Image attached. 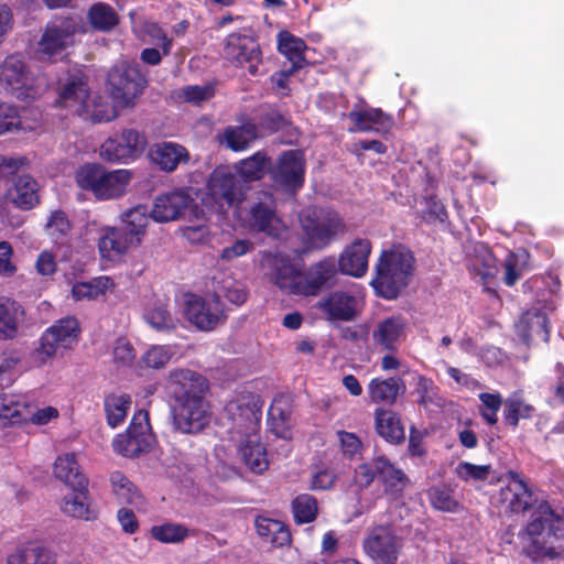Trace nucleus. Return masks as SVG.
<instances>
[{
  "mask_svg": "<svg viewBox=\"0 0 564 564\" xmlns=\"http://www.w3.org/2000/svg\"><path fill=\"white\" fill-rule=\"evenodd\" d=\"M269 279L288 295L313 297L337 282L335 257H325L307 268L286 254L276 253L269 262Z\"/></svg>",
  "mask_w": 564,
  "mask_h": 564,
  "instance_id": "nucleus-1",
  "label": "nucleus"
},
{
  "mask_svg": "<svg viewBox=\"0 0 564 564\" xmlns=\"http://www.w3.org/2000/svg\"><path fill=\"white\" fill-rule=\"evenodd\" d=\"M563 525L564 513L554 509L547 499H541L518 532L521 555L532 564L561 558L562 551L553 542L563 538Z\"/></svg>",
  "mask_w": 564,
  "mask_h": 564,
  "instance_id": "nucleus-2",
  "label": "nucleus"
},
{
  "mask_svg": "<svg viewBox=\"0 0 564 564\" xmlns=\"http://www.w3.org/2000/svg\"><path fill=\"white\" fill-rule=\"evenodd\" d=\"M170 380L181 388L172 409L175 429L184 434L202 432L210 420L209 405L204 398L206 379L189 369H175L171 371Z\"/></svg>",
  "mask_w": 564,
  "mask_h": 564,
  "instance_id": "nucleus-3",
  "label": "nucleus"
},
{
  "mask_svg": "<svg viewBox=\"0 0 564 564\" xmlns=\"http://www.w3.org/2000/svg\"><path fill=\"white\" fill-rule=\"evenodd\" d=\"M414 270L413 252L402 245L393 246L381 251L370 285L378 296L388 301L395 300L409 286Z\"/></svg>",
  "mask_w": 564,
  "mask_h": 564,
  "instance_id": "nucleus-4",
  "label": "nucleus"
},
{
  "mask_svg": "<svg viewBox=\"0 0 564 564\" xmlns=\"http://www.w3.org/2000/svg\"><path fill=\"white\" fill-rule=\"evenodd\" d=\"M74 178L80 189L102 202L124 196L133 172L127 169L108 171L104 165L93 162L79 165Z\"/></svg>",
  "mask_w": 564,
  "mask_h": 564,
  "instance_id": "nucleus-5",
  "label": "nucleus"
},
{
  "mask_svg": "<svg viewBox=\"0 0 564 564\" xmlns=\"http://www.w3.org/2000/svg\"><path fill=\"white\" fill-rule=\"evenodd\" d=\"M496 480L507 481L492 496L494 505L502 509L507 516H524L539 505L541 499H538L533 487L522 473L509 469Z\"/></svg>",
  "mask_w": 564,
  "mask_h": 564,
  "instance_id": "nucleus-6",
  "label": "nucleus"
},
{
  "mask_svg": "<svg viewBox=\"0 0 564 564\" xmlns=\"http://www.w3.org/2000/svg\"><path fill=\"white\" fill-rule=\"evenodd\" d=\"M82 328L78 319L66 316L46 328L39 338L37 346L32 351V360L36 366H43L58 350L73 349L79 341Z\"/></svg>",
  "mask_w": 564,
  "mask_h": 564,
  "instance_id": "nucleus-7",
  "label": "nucleus"
},
{
  "mask_svg": "<svg viewBox=\"0 0 564 564\" xmlns=\"http://www.w3.org/2000/svg\"><path fill=\"white\" fill-rule=\"evenodd\" d=\"M107 83L113 100L128 107L134 105V100L147 87L148 80L142 75L139 64L123 61L110 69Z\"/></svg>",
  "mask_w": 564,
  "mask_h": 564,
  "instance_id": "nucleus-8",
  "label": "nucleus"
},
{
  "mask_svg": "<svg viewBox=\"0 0 564 564\" xmlns=\"http://www.w3.org/2000/svg\"><path fill=\"white\" fill-rule=\"evenodd\" d=\"M223 56L236 67L247 66L251 76L259 75L263 55L257 37L250 30L229 33L223 41Z\"/></svg>",
  "mask_w": 564,
  "mask_h": 564,
  "instance_id": "nucleus-9",
  "label": "nucleus"
},
{
  "mask_svg": "<svg viewBox=\"0 0 564 564\" xmlns=\"http://www.w3.org/2000/svg\"><path fill=\"white\" fill-rule=\"evenodd\" d=\"M249 228L265 236L279 239L285 226L276 214V198L270 192L260 191L256 194L247 212Z\"/></svg>",
  "mask_w": 564,
  "mask_h": 564,
  "instance_id": "nucleus-10",
  "label": "nucleus"
},
{
  "mask_svg": "<svg viewBox=\"0 0 564 564\" xmlns=\"http://www.w3.org/2000/svg\"><path fill=\"white\" fill-rule=\"evenodd\" d=\"M306 162L303 151L285 150L271 164L272 181L288 194H296L305 182Z\"/></svg>",
  "mask_w": 564,
  "mask_h": 564,
  "instance_id": "nucleus-11",
  "label": "nucleus"
},
{
  "mask_svg": "<svg viewBox=\"0 0 564 564\" xmlns=\"http://www.w3.org/2000/svg\"><path fill=\"white\" fill-rule=\"evenodd\" d=\"M249 189L229 166L219 165L209 175L207 191L216 204L229 207L239 206Z\"/></svg>",
  "mask_w": 564,
  "mask_h": 564,
  "instance_id": "nucleus-12",
  "label": "nucleus"
},
{
  "mask_svg": "<svg viewBox=\"0 0 564 564\" xmlns=\"http://www.w3.org/2000/svg\"><path fill=\"white\" fill-rule=\"evenodd\" d=\"M151 438L149 414L140 410L133 414L126 432L113 438L112 447L116 453L134 458L149 451Z\"/></svg>",
  "mask_w": 564,
  "mask_h": 564,
  "instance_id": "nucleus-13",
  "label": "nucleus"
},
{
  "mask_svg": "<svg viewBox=\"0 0 564 564\" xmlns=\"http://www.w3.org/2000/svg\"><path fill=\"white\" fill-rule=\"evenodd\" d=\"M400 547V539L391 524L373 527L362 540V550L375 564H397Z\"/></svg>",
  "mask_w": 564,
  "mask_h": 564,
  "instance_id": "nucleus-14",
  "label": "nucleus"
},
{
  "mask_svg": "<svg viewBox=\"0 0 564 564\" xmlns=\"http://www.w3.org/2000/svg\"><path fill=\"white\" fill-rule=\"evenodd\" d=\"M304 242L310 249L323 250L338 237L346 234L347 227L337 213H328L322 218H306L302 225Z\"/></svg>",
  "mask_w": 564,
  "mask_h": 564,
  "instance_id": "nucleus-15",
  "label": "nucleus"
},
{
  "mask_svg": "<svg viewBox=\"0 0 564 564\" xmlns=\"http://www.w3.org/2000/svg\"><path fill=\"white\" fill-rule=\"evenodd\" d=\"M187 321L200 330H213L219 323L225 322L226 315L223 302L205 300L196 294H188L185 302Z\"/></svg>",
  "mask_w": 564,
  "mask_h": 564,
  "instance_id": "nucleus-16",
  "label": "nucleus"
},
{
  "mask_svg": "<svg viewBox=\"0 0 564 564\" xmlns=\"http://www.w3.org/2000/svg\"><path fill=\"white\" fill-rule=\"evenodd\" d=\"M77 22L73 17H58L46 24L39 42L40 51L48 56L63 52L73 42Z\"/></svg>",
  "mask_w": 564,
  "mask_h": 564,
  "instance_id": "nucleus-17",
  "label": "nucleus"
},
{
  "mask_svg": "<svg viewBox=\"0 0 564 564\" xmlns=\"http://www.w3.org/2000/svg\"><path fill=\"white\" fill-rule=\"evenodd\" d=\"M70 488L72 492L64 496L62 499V512L74 519L96 521L99 517V510L91 502L88 490V479L80 478V481Z\"/></svg>",
  "mask_w": 564,
  "mask_h": 564,
  "instance_id": "nucleus-18",
  "label": "nucleus"
},
{
  "mask_svg": "<svg viewBox=\"0 0 564 564\" xmlns=\"http://www.w3.org/2000/svg\"><path fill=\"white\" fill-rule=\"evenodd\" d=\"M408 323L401 315H391L379 321L371 333L373 345L380 350L397 352L406 339Z\"/></svg>",
  "mask_w": 564,
  "mask_h": 564,
  "instance_id": "nucleus-19",
  "label": "nucleus"
},
{
  "mask_svg": "<svg viewBox=\"0 0 564 564\" xmlns=\"http://www.w3.org/2000/svg\"><path fill=\"white\" fill-rule=\"evenodd\" d=\"M351 127L348 131L356 132H376L379 134H388L394 126L393 117L386 113L380 108L366 107L351 109L347 115Z\"/></svg>",
  "mask_w": 564,
  "mask_h": 564,
  "instance_id": "nucleus-20",
  "label": "nucleus"
},
{
  "mask_svg": "<svg viewBox=\"0 0 564 564\" xmlns=\"http://www.w3.org/2000/svg\"><path fill=\"white\" fill-rule=\"evenodd\" d=\"M371 253V242L368 239L358 238L346 246L336 260L337 272L361 278L367 273L368 260Z\"/></svg>",
  "mask_w": 564,
  "mask_h": 564,
  "instance_id": "nucleus-21",
  "label": "nucleus"
},
{
  "mask_svg": "<svg viewBox=\"0 0 564 564\" xmlns=\"http://www.w3.org/2000/svg\"><path fill=\"white\" fill-rule=\"evenodd\" d=\"M193 202L184 189H175L155 197L151 218L158 223H169L180 218Z\"/></svg>",
  "mask_w": 564,
  "mask_h": 564,
  "instance_id": "nucleus-22",
  "label": "nucleus"
},
{
  "mask_svg": "<svg viewBox=\"0 0 564 564\" xmlns=\"http://www.w3.org/2000/svg\"><path fill=\"white\" fill-rule=\"evenodd\" d=\"M316 308L330 322H350L357 315V299L346 291H334L317 302Z\"/></svg>",
  "mask_w": 564,
  "mask_h": 564,
  "instance_id": "nucleus-23",
  "label": "nucleus"
},
{
  "mask_svg": "<svg viewBox=\"0 0 564 564\" xmlns=\"http://www.w3.org/2000/svg\"><path fill=\"white\" fill-rule=\"evenodd\" d=\"M238 121L240 124L227 126L217 135L218 142L234 152L248 150L259 139L254 121L250 117L241 116Z\"/></svg>",
  "mask_w": 564,
  "mask_h": 564,
  "instance_id": "nucleus-24",
  "label": "nucleus"
},
{
  "mask_svg": "<svg viewBox=\"0 0 564 564\" xmlns=\"http://www.w3.org/2000/svg\"><path fill=\"white\" fill-rule=\"evenodd\" d=\"M97 246L100 257L109 261L119 260L131 248L138 247L119 227L104 228Z\"/></svg>",
  "mask_w": 564,
  "mask_h": 564,
  "instance_id": "nucleus-25",
  "label": "nucleus"
},
{
  "mask_svg": "<svg viewBox=\"0 0 564 564\" xmlns=\"http://www.w3.org/2000/svg\"><path fill=\"white\" fill-rule=\"evenodd\" d=\"M251 119L254 121L259 139L275 134L290 127L292 122L286 113L271 104L260 105Z\"/></svg>",
  "mask_w": 564,
  "mask_h": 564,
  "instance_id": "nucleus-26",
  "label": "nucleus"
},
{
  "mask_svg": "<svg viewBox=\"0 0 564 564\" xmlns=\"http://www.w3.org/2000/svg\"><path fill=\"white\" fill-rule=\"evenodd\" d=\"M377 473L384 494L393 499L401 498L404 489L410 485L408 475L383 455L377 457Z\"/></svg>",
  "mask_w": 564,
  "mask_h": 564,
  "instance_id": "nucleus-27",
  "label": "nucleus"
},
{
  "mask_svg": "<svg viewBox=\"0 0 564 564\" xmlns=\"http://www.w3.org/2000/svg\"><path fill=\"white\" fill-rule=\"evenodd\" d=\"M375 429L378 435L390 444H401L405 441L404 424L401 416L392 410H375Z\"/></svg>",
  "mask_w": 564,
  "mask_h": 564,
  "instance_id": "nucleus-28",
  "label": "nucleus"
},
{
  "mask_svg": "<svg viewBox=\"0 0 564 564\" xmlns=\"http://www.w3.org/2000/svg\"><path fill=\"white\" fill-rule=\"evenodd\" d=\"M405 382L400 377H376L368 383L369 399L377 404L393 405L400 394L405 392Z\"/></svg>",
  "mask_w": 564,
  "mask_h": 564,
  "instance_id": "nucleus-29",
  "label": "nucleus"
},
{
  "mask_svg": "<svg viewBox=\"0 0 564 564\" xmlns=\"http://www.w3.org/2000/svg\"><path fill=\"white\" fill-rule=\"evenodd\" d=\"M39 184L30 175H20L6 193L7 199L22 210H31L40 203Z\"/></svg>",
  "mask_w": 564,
  "mask_h": 564,
  "instance_id": "nucleus-30",
  "label": "nucleus"
},
{
  "mask_svg": "<svg viewBox=\"0 0 564 564\" xmlns=\"http://www.w3.org/2000/svg\"><path fill=\"white\" fill-rule=\"evenodd\" d=\"M25 317L24 307L13 299L0 297V339H14Z\"/></svg>",
  "mask_w": 564,
  "mask_h": 564,
  "instance_id": "nucleus-31",
  "label": "nucleus"
},
{
  "mask_svg": "<svg viewBox=\"0 0 564 564\" xmlns=\"http://www.w3.org/2000/svg\"><path fill=\"white\" fill-rule=\"evenodd\" d=\"M57 555L48 546L28 542L7 557V564H56Z\"/></svg>",
  "mask_w": 564,
  "mask_h": 564,
  "instance_id": "nucleus-32",
  "label": "nucleus"
},
{
  "mask_svg": "<svg viewBox=\"0 0 564 564\" xmlns=\"http://www.w3.org/2000/svg\"><path fill=\"white\" fill-rule=\"evenodd\" d=\"M254 528L257 534L274 547L288 546L292 542L289 527L280 520L259 514L254 518Z\"/></svg>",
  "mask_w": 564,
  "mask_h": 564,
  "instance_id": "nucleus-33",
  "label": "nucleus"
},
{
  "mask_svg": "<svg viewBox=\"0 0 564 564\" xmlns=\"http://www.w3.org/2000/svg\"><path fill=\"white\" fill-rule=\"evenodd\" d=\"M153 162L164 172H173L181 163L189 161V153L182 144L164 141L151 151Z\"/></svg>",
  "mask_w": 564,
  "mask_h": 564,
  "instance_id": "nucleus-34",
  "label": "nucleus"
},
{
  "mask_svg": "<svg viewBox=\"0 0 564 564\" xmlns=\"http://www.w3.org/2000/svg\"><path fill=\"white\" fill-rule=\"evenodd\" d=\"M89 88L83 74L69 75L62 86L56 105L63 107L78 106V110L87 106Z\"/></svg>",
  "mask_w": 564,
  "mask_h": 564,
  "instance_id": "nucleus-35",
  "label": "nucleus"
},
{
  "mask_svg": "<svg viewBox=\"0 0 564 564\" xmlns=\"http://www.w3.org/2000/svg\"><path fill=\"white\" fill-rule=\"evenodd\" d=\"M307 45L305 41L295 36L289 31H281L278 34V51L291 63L289 67L304 68L308 62L305 57Z\"/></svg>",
  "mask_w": 564,
  "mask_h": 564,
  "instance_id": "nucleus-36",
  "label": "nucleus"
},
{
  "mask_svg": "<svg viewBox=\"0 0 564 564\" xmlns=\"http://www.w3.org/2000/svg\"><path fill=\"white\" fill-rule=\"evenodd\" d=\"M271 169V159L265 151H257L252 155L240 160L236 165L237 175L248 184L251 182L261 181Z\"/></svg>",
  "mask_w": 564,
  "mask_h": 564,
  "instance_id": "nucleus-37",
  "label": "nucleus"
},
{
  "mask_svg": "<svg viewBox=\"0 0 564 564\" xmlns=\"http://www.w3.org/2000/svg\"><path fill=\"white\" fill-rule=\"evenodd\" d=\"M151 213L144 205H138L122 216V226L119 227L133 240L135 245H140L145 235L147 227L150 223Z\"/></svg>",
  "mask_w": 564,
  "mask_h": 564,
  "instance_id": "nucleus-38",
  "label": "nucleus"
},
{
  "mask_svg": "<svg viewBox=\"0 0 564 564\" xmlns=\"http://www.w3.org/2000/svg\"><path fill=\"white\" fill-rule=\"evenodd\" d=\"M534 413L535 408L519 393L511 394L505 401L503 421L512 430L519 426L520 420H531Z\"/></svg>",
  "mask_w": 564,
  "mask_h": 564,
  "instance_id": "nucleus-39",
  "label": "nucleus"
},
{
  "mask_svg": "<svg viewBox=\"0 0 564 564\" xmlns=\"http://www.w3.org/2000/svg\"><path fill=\"white\" fill-rule=\"evenodd\" d=\"M239 453L246 466L256 474H261L269 467L267 449L259 441L250 437L241 443Z\"/></svg>",
  "mask_w": 564,
  "mask_h": 564,
  "instance_id": "nucleus-40",
  "label": "nucleus"
},
{
  "mask_svg": "<svg viewBox=\"0 0 564 564\" xmlns=\"http://www.w3.org/2000/svg\"><path fill=\"white\" fill-rule=\"evenodd\" d=\"M131 402V397L128 393L107 394L104 400L107 424L112 429L122 424L127 417Z\"/></svg>",
  "mask_w": 564,
  "mask_h": 564,
  "instance_id": "nucleus-41",
  "label": "nucleus"
},
{
  "mask_svg": "<svg viewBox=\"0 0 564 564\" xmlns=\"http://www.w3.org/2000/svg\"><path fill=\"white\" fill-rule=\"evenodd\" d=\"M213 299L223 302V299L239 306L247 300V292L243 285L231 276L213 281Z\"/></svg>",
  "mask_w": 564,
  "mask_h": 564,
  "instance_id": "nucleus-42",
  "label": "nucleus"
},
{
  "mask_svg": "<svg viewBox=\"0 0 564 564\" xmlns=\"http://www.w3.org/2000/svg\"><path fill=\"white\" fill-rule=\"evenodd\" d=\"M87 19L90 26L100 32H109L119 23L115 9L105 2L94 3L87 12Z\"/></svg>",
  "mask_w": 564,
  "mask_h": 564,
  "instance_id": "nucleus-43",
  "label": "nucleus"
},
{
  "mask_svg": "<svg viewBox=\"0 0 564 564\" xmlns=\"http://www.w3.org/2000/svg\"><path fill=\"white\" fill-rule=\"evenodd\" d=\"M26 79V67L23 61L15 56H8L0 66V80L11 89H20Z\"/></svg>",
  "mask_w": 564,
  "mask_h": 564,
  "instance_id": "nucleus-44",
  "label": "nucleus"
},
{
  "mask_svg": "<svg viewBox=\"0 0 564 564\" xmlns=\"http://www.w3.org/2000/svg\"><path fill=\"white\" fill-rule=\"evenodd\" d=\"M57 479L72 487L80 481V478H87L79 471V466L74 454H64L56 458L53 468Z\"/></svg>",
  "mask_w": 564,
  "mask_h": 564,
  "instance_id": "nucleus-45",
  "label": "nucleus"
},
{
  "mask_svg": "<svg viewBox=\"0 0 564 564\" xmlns=\"http://www.w3.org/2000/svg\"><path fill=\"white\" fill-rule=\"evenodd\" d=\"M292 513L295 523L307 524L317 518L318 502L317 499L310 494H301L296 496L291 503Z\"/></svg>",
  "mask_w": 564,
  "mask_h": 564,
  "instance_id": "nucleus-46",
  "label": "nucleus"
},
{
  "mask_svg": "<svg viewBox=\"0 0 564 564\" xmlns=\"http://www.w3.org/2000/svg\"><path fill=\"white\" fill-rule=\"evenodd\" d=\"M151 536L164 544H176L186 540L191 535L189 529L175 522H165L160 525H153L150 530Z\"/></svg>",
  "mask_w": 564,
  "mask_h": 564,
  "instance_id": "nucleus-47",
  "label": "nucleus"
},
{
  "mask_svg": "<svg viewBox=\"0 0 564 564\" xmlns=\"http://www.w3.org/2000/svg\"><path fill=\"white\" fill-rule=\"evenodd\" d=\"M529 254L527 252L516 253L509 252L503 261V278L502 281L507 286H513L527 271V260Z\"/></svg>",
  "mask_w": 564,
  "mask_h": 564,
  "instance_id": "nucleus-48",
  "label": "nucleus"
},
{
  "mask_svg": "<svg viewBox=\"0 0 564 564\" xmlns=\"http://www.w3.org/2000/svg\"><path fill=\"white\" fill-rule=\"evenodd\" d=\"M110 482L119 503L132 505L139 498L137 487L121 471L111 473Z\"/></svg>",
  "mask_w": 564,
  "mask_h": 564,
  "instance_id": "nucleus-49",
  "label": "nucleus"
},
{
  "mask_svg": "<svg viewBox=\"0 0 564 564\" xmlns=\"http://www.w3.org/2000/svg\"><path fill=\"white\" fill-rule=\"evenodd\" d=\"M46 231L55 243H64L72 230V224L62 209L53 210L46 223Z\"/></svg>",
  "mask_w": 564,
  "mask_h": 564,
  "instance_id": "nucleus-50",
  "label": "nucleus"
},
{
  "mask_svg": "<svg viewBox=\"0 0 564 564\" xmlns=\"http://www.w3.org/2000/svg\"><path fill=\"white\" fill-rule=\"evenodd\" d=\"M110 279L108 276H99L88 282H76L72 288V296L76 300H95L99 295L105 294L108 289Z\"/></svg>",
  "mask_w": 564,
  "mask_h": 564,
  "instance_id": "nucleus-51",
  "label": "nucleus"
},
{
  "mask_svg": "<svg viewBox=\"0 0 564 564\" xmlns=\"http://www.w3.org/2000/svg\"><path fill=\"white\" fill-rule=\"evenodd\" d=\"M427 497L431 506L440 511L455 512L459 502L454 498L453 491L443 486H434L429 489Z\"/></svg>",
  "mask_w": 564,
  "mask_h": 564,
  "instance_id": "nucleus-52",
  "label": "nucleus"
},
{
  "mask_svg": "<svg viewBox=\"0 0 564 564\" xmlns=\"http://www.w3.org/2000/svg\"><path fill=\"white\" fill-rule=\"evenodd\" d=\"M80 116H88L94 123L108 122L117 117V111L112 105L102 97L94 99L91 106L87 102L85 108L80 109Z\"/></svg>",
  "mask_w": 564,
  "mask_h": 564,
  "instance_id": "nucleus-53",
  "label": "nucleus"
},
{
  "mask_svg": "<svg viewBox=\"0 0 564 564\" xmlns=\"http://www.w3.org/2000/svg\"><path fill=\"white\" fill-rule=\"evenodd\" d=\"M25 404L19 395L1 393L0 394V419L8 420L10 423H19L24 419L22 411Z\"/></svg>",
  "mask_w": 564,
  "mask_h": 564,
  "instance_id": "nucleus-54",
  "label": "nucleus"
},
{
  "mask_svg": "<svg viewBox=\"0 0 564 564\" xmlns=\"http://www.w3.org/2000/svg\"><path fill=\"white\" fill-rule=\"evenodd\" d=\"M478 398L482 403V406L479 408L480 416L487 424L495 425L498 422V412L502 403L505 404L501 394L499 392H481Z\"/></svg>",
  "mask_w": 564,
  "mask_h": 564,
  "instance_id": "nucleus-55",
  "label": "nucleus"
},
{
  "mask_svg": "<svg viewBox=\"0 0 564 564\" xmlns=\"http://www.w3.org/2000/svg\"><path fill=\"white\" fill-rule=\"evenodd\" d=\"M100 158L110 163L126 162L133 160L127 148L122 145L119 138H108L100 147Z\"/></svg>",
  "mask_w": 564,
  "mask_h": 564,
  "instance_id": "nucleus-56",
  "label": "nucleus"
},
{
  "mask_svg": "<svg viewBox=\"0 0 564 564\" xmlns=\"http://www.w3.org/2000/svg\"><path fill=\"white\" fill-rule=\"evenodd\" d=\"M478 252L479 254H476L471 262V269L482 280H487L496 272L497 259L485 246H481Z\"/></svg>",
  "mask_w": 564,
  "mask_h": 564,
  "instance_id": "nucleus-57",
  "label": "nucleus"
},
{
  "mask_svg": "<svg viewBox=\"0 0 564 564\" xmlns=\"http://www.w3.org/2000/svg\"><path fill=\"white\" fill-rule=\"evenodd\" d=\"M175 355V350L169 345L152 346L143 356V364L152 369H161L165 367L172 357Z\"/></svg>",
  "mask_w": 564,
  "mask_h": 564,
  "instance_id": "nucleus-58",
  "label": "nucleus"
},
{
  "mask_svg": "<svg viewBox=\"0 0 564 564\" xmlns=\"http://www.w3.org/2000/svg\"><path fill=\"white\" fill-rule=\"evenodd\" d=\"M148 323L159 332H167L175 328L174 319L164 305L154 306L145 314Z\"/></svg>",
  "mask_w": 564,
  "mask_h": 564,
  "instance_id": "nucleus-59",
  "label": "nucleus"
},
{
  "mask_svg": "<svg viewBox=\"0 0 564 564\" xmlns=\"http://www.w3.org/2000/svg\"><path fill=\"white\" fill-rule=\"evenodd\" d=\"M119 140L127 148L133 159L139 158L145 150L147 138L135 129H124Z\"/></svg>",
  "mask_w": 564,
  "mask_h": 564,
  "instance_id": "nucleus-60",
  "label": "nucleus"
},
{
  "mask_svg": "<svg viewBox=\"0 0 564 564\" xmlns=\"http://www.w3.org/2000/svg\"><path fill=\"white\" fill-rule=\"evenodd\" d=\"M376 477H378L377 457L371 463H362L355 468L352 485L359 490H365L370 487Z\"/></svg>",
  "mask_w": 564,
  "mask_h": 564,
  "instance_id": "nucleus-61",
  "label": "nucleus"
},
{
  "mask_svg": "<svg viewBox=\"0 0 564 564\" xmlns=\"http://www.w3.org/2000/svg\"><path fill=\"white\" fill-rule=\"evenodd\" d=\"M490 465H475L468 462H460L456 467L457 476L464 480H486L490 474Z\"/></svg>",
  "mask_w": 564,
  "mask_h": 564,
  "instance_id": "nucleus-62",
  "label": "nucleus"
},
{
  "mask_svg": "<svg viewBox=\"0 0 564 564\" xmlns=\"http://www.w3.org/2000/svg\"><path fill=\"white\" fill-rule=\"evenodd\" d=\"M142 30L153 42L161 43L162 54L169 55L173 46V40L167 37L165 31L158 22L147 21Z\"/></svg>",
  "mask_w": 564,
  "mask_h": 564,
  "instance_id": "nucleus-63",
  "label": "nucleus"
},
{
  "mask_svg": "<svg viewBox=\"0 0 564 564\" xmlns=\"http://www.w3.org/2000/svg\"><path fill=\"white\" fill-rule=\"evenodd\" d=\"M259 399L254 398L253 395L249 397L248 399H238L235 401L229 402L228 409L232 414H235L234 411L239 412V415L245 416L248 420H251L253 417H257V414L261 413V405L258 404Z\"/></svg>",
  "mask_w": 564,
  "mask_h": 564,
  "instance_id": "nucleus-64",
  "label": "nucleus"
}]
</instances>
